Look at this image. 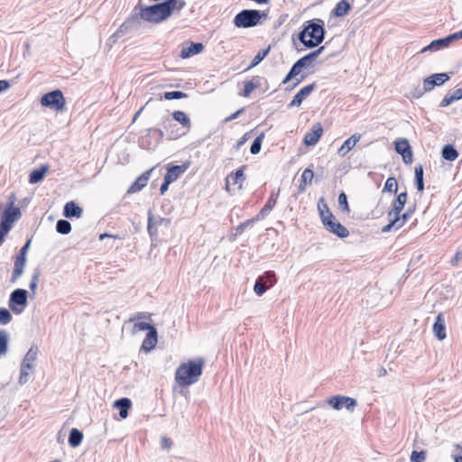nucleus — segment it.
<instances>
[{"label": "nucleus", "mask_w": 462, "mask_h": 462, "mask_svg": "<svg viewBox=\"0 0 462 462\" xmlns=\"http://www.w3.org/2000/svg\"><path fill=\"white\" fill-rule=\"evenodd\" d=\"M185 5L184 0H165L150 6H143L140 0L131 14L111 36V39H115V42L126 32L138 29L141 20L151 23H160L167 20L175 10L180 11Z\"/></svg>", "instance_id": "nucleus-1"}, {"label": "nucleus", "mask_w": 462, "mask_h": 462, "mask_svg": "<svg viewBox=\"0 0 462 462\" xmlns=\"http://www.w3.org/2000/svg\"><path fill=\"white\" fill-rule=\"evenodd\" d=\"M205 360L201 357L181 363L175 372V381L181 387L197 383L202 374Z\"/></svg>", "instance_id": "nucleus-2"}, {"label": "nucleus", "mask_w": 462, "mask_h": 462, "mask_svg": "<svg viewBox=\"0 0 462 462\" xmlns=\"http://www.w3.org/2000/svg\"><path fill=\"white\" fill-rule=\"evenodd\" d=\"M324 22L320 19L307 21L299 32V41L309 49L319 46L325 38Z\"/></svg>", "instance_id": "nucleus-3"}, {"label": "nucleus", "mask_w": 462, "mask_h": 462, "mask_svg": "<svg viewBox=\"0 0 462 462\" xmlns=\"http://www.w3.org/2000/svg\"><path fill=\"white\" fill-rule=\"evenodd\" d=\"M325 47L321 46L316 51L310 52L304 57L299 59L291 67L289 73L286 75L284 79L282 80V84H287L292 79H295V82L290 87L286 88V90H291L296 86H298L300 82H302L305 79L304 75H300L302 69H308L313 66L314 60L319 57V55L324 51Z\"/></svg>", "instance_id": "nucleus-4"}, {"label": "nucleus", "mask_w": 462, "mask_h": 462, "mask_svg": "<svg viewBox=\"0 0 462 462\" xmlns=\"http://www.w3.org/2000/svg\"><path fill=\"white\" fill-rule=\"evenodd\" d=\"M267 14L255 9H245L239 12L234 18V24L237 28H250L261 23V20L265 19Z\"/></svg>", "instance_id": "nucleus-5"}, {"label": "nucleus", "mask_w": 462, "mask_h": 462, "mask_svg": "<svg viewBox=\"0 0 462 462\" xmlns=\"http://www.w3.org/2000/svg\"><path fill=\"white\" fill-rule=\"evenodd\" d=\"M41 105L55 111H61L65 107V98L60 89L51 91L41 98Z\"/></svg>", "instance_id": "nucleus-6"}, {"label": "nucleus", "mask_w": 462, "mask_h": 462, "mask_svg": "<svg viewBox=\"0 0 462 462\" xmlns=\"http://www.w3.org/2000/svg\"><path fill=\"white\" fill-rule=\"evenodd\" d=\"M328 404L330 405L333 409L339 411L343 407H346V410L353 411L357 404L356 401L351 397L343 396V395H335L328 399Z\"/></svg>", "instance_id": "nucleus-7"}, {"label": "nucleus", "mask_w": 462, "mask_h": 462, "mask_svg": "<svg viewBox=\"0 0 462 462\" xmlns=\"http://www.w3.org/2000/svg\"><path fill=\"white\" fill-rule=\"evenodd\" d=\"M28 292L24 289H15L10 295L9 308L16 314L21 313V310L16 305L25 307L27 305Z\"/></svg>", "instance_id": "nucleus-8"}, {"label": "nucleus", "mask_w": 462, "mask_h": 462, "mask_svg": "<svg viewBox=\"0 0 462 462\" xmlns=\"http://www.w3.org/2000/svg\"><path fill=\"white\" fill-rule=\"evenodd\" d=\"M15 195L12 194L10 196V202L8 204L7 208L4 211L1 216L2 222L8 224V226H12V224L17 220L21 217V210L19 208L14 207Z\"/></svg>", "instance_id": "nucleus-9"}, {"label": "nucleus", "mask_w": 462, "mask_h": 462, "mask_svg": "<svg viewBox=\"0 0 462 462\" xmlns=\"http://www.w3.org/2000/svg\"><path fill=\"white\" fill-rule=\"evenodd\" d=\"M395 151L402 155V161L405 164H411L413 160L411 147L405 138H399L394 143Z\"/></svg>", "instance_id": "nucleus-10"}, {"label": "nucleus", "mask_w": 462, "mask_h": 462, "mask_svg": "<svg viewBox=\"0 0 462 462\" xmlns=\"http://www.w3.org/2000/svg\"><path fill=\"white\" fill-rule=\"evenodd\" d=\"M449 79V76L447 73H436L428 78L423 81V89L425 92H429L435 86H441Z\"/></svg>", "instance_id": "nucleus-11"}, {"label": "nucleus", "mask_w": 462, "mask_h": 462, "mask_svg": "<svg viewBox=\"0 0 462 462\" xmlns=\"http://www.w3.org/2000/svg\"><path fill=\"white\" fill-rule=\"evenodd\" d=\"M454 41H456L454 34L451 33V34L448 35L447 37L432 41L429 45H427L426 47H424L422 49L421 52L435 51H439V50L447 48Z\"/></svg>", "instance_id": "nucleus-12"}, {"label": "nucleus", "mask_w": 462, "mask_h": 462, "mask_svg": "<svg viewBox=\"0 0 462 462\" xmlns=\"http://www.w3.org/2000/svg\"><path fill=\"white\" fill-rule=\"evenodd\" d=\"M327 230L330 233L337 236L340 238H346L349 236V231L346 227L341 225L339 222L336 220V218H332L328 220L327 223L323 224Z\"/></svg>", "instance_id": "nucleus-13"}, {"label": "nucleus", "mask_w": 462, "mask_h": 462, "mask_svg": "<svg viewBox=\"0 0 462 462\" xmlns=\"http://www.w3.org/2000/svg\"><path fill=\"white\" fill-rule=\"evenodd\" d=\"M323 129L321 125L319 123L314 124L310 132L305 134L303 139L304 143L308 146L315 145L321 137Z\"/></svg>", "instance_id": "nucleus-14"}, {"label": "nucleus", "mask_w": 462, "mask_h": 462, "mask_svg": "<svg viewBox=\"0 0 462 462\" xmlns=\"http://www.w3.org/2000/svg\"><path fill=\"white\" fill-rule=\"evenodd\" d=\"M316 88V84L312 83L303 87L293 97L291 103L288 105L289 107L300 106L303 100H305L310 93Z\"/></svg>", "instance_id": "nucleus-15"}, {"label": "nucleus", "mask_w": 462, "mask_h": 462, "mask_svg": "<svg viewBox=\"0 0 462 462\" xmlns=\"http://www.w3.org/2000/svg\"><path fill=\"white\" fill-rule=\"evenodd\" d=\"M153 171V168H151L142 173L135 180L134 182L129 187L127 192L128 193H135L140 191L143 188H144L147 185V182L151 177V173Z\"/></svg>", "instance_id": "nucleus-16"}, {"label": "nucleus", "mask_w": 462, "mask_h": 462, "mask_svg": "<svg viewBox=\"0 0 462 462\" xmlns=\"http://www.w3.org/2000/svg\"><path fill=\"white\" fill-rule=\"evenodd\" d=\"M432 329H433V333H434L435 337L439 340H443L444 338H446L447 334H446L445 318L442 313L438 314L436 320L433 324Z\"/></svg>", "instance_id": "nucleus-17"}, {"label": "nucleus", "mask_w": 462, "mask_h": 462, "mask_svg": "<svg viewBox=\"0 0 462 462\" xmlns=\"http://www.w3.org/2000/svg\"><path fill=\"white\" fill-rule=\"evenodd\" d=\"M245 166L239 168L235 173H231L226 179V189L229 190L230 184L238 185V188L241 189L243 182L245 179L244 174Z\"/></svg>", "instance_id": "nucleus-18"}, {"label": "nucleus", "mask_w": 462, "mask_h": 462, "mask_svg": "<svg viewBox=\"0 0 462 462\" xmlns=\"http://www.w3.org/2000/svg\"><path fill=\"white\" fill-rule=\"evenodd\" d=\"M407 202V193L402 192L394 199L392 209L388 212L387 217H392L393 215H399Z\"/></svg>", "instance_id": "nucleus-19"}, {"label": "nucleus", "mask_w": 462, "mask_h": 462, "mask_svg": "<svg viewBox=\"0 0 462 462\" xmlns=\"http://www.w3.org/2000/svg\"><path fill=\"white\" fill-rule=\"evenodd\" d=\"M360 138L361 135L357 134L351 135L343 143V144L337 151V154L341 157L346 156L356 146Z\"/></svg>", "instance_id": "nucleus-20"}, {"label": "nucleus", "mask_w": 462, "mask_h": 462, "mask_svg": "<svg viewBox=\"0 0 462 462\" xmlns=\"http://www.w3.org/2000/svg\"><path fill=\"white\" fill-rule=\"evenodd\" d=\"M204 49L201 42H191L189 46L183 47L180 51V57L182 59H188L193 55L200 53Z\"/></svg>", "instance_id": "nucleus-21"}, {"label": "nucleus", "mask_w": 462, "mask_h": 462, "mask_svg": "<svg viewBox=\"0 0 462 462\" xmlns=\"http://www.w3.org/2000/svg\"><path fill=\"white\" fill-rule=\"evenodd\" d=\"M82 212V208L79 206H78L74 201L67 202L63 208V215L67 218L80 217Z\"/></svg>", "instance_id": "nucleus-22"}, {"label": "nucleus", "mask_w": 462, "mask_h": 462, "mask_svg": "<svg viewBox=\"0 0 462 462\" xmlns=\"http://www.w3.org/2000/svg\"><path fill=\"white\" fill-rule=\"evenodd\" d=\"M157 343V330L156 328H152L147 332L145 338L142 344V350L144 352H150L152 348H154Z\"/></svg>", "instance_id": "nucleus-23"}, {"label": "nucleus", "mask_w": 462, "mask_h": 462, "mask_svg": "<svg viewBox=\"0 0 462 462\" xmlns=\"http://www.w3.org/2000/svg\"><path fill=\"white\" fill-rule=\"evenodd\" d=\"M188 169V165H174L168 169L164 179L170 181L171 183L176 180L179 176L183 173Z\"/></svg>", "instance_id": "nucleus-24"}, {"label": "nucleus", "mask_w": 462, "mask_h": 462, "mask_svg": "<svg viewBox=\"0 0 462 462\" xmlns=\"http://www.w3.org/2000/svg\"><path fill=\"white\" fill-rule=\"evenodd\" d=\"M26 264V259L15 256L11 282H15L23 274Z\"/></svg>", "instance_id": "nucleus-25"}, {"label": "nucleus", "mask_w": 462, "mask_h": 462, "mask_svg": "<svg viewBox=\"0 0 462 462\" xmlns=\"http://www.w3.org/2000/svg\"><path fill=\"white\" fill-rule=\"evenodd\" d=\"M48 170V165H42L40 168L34 169L29 175V182L31 184H36L42 181Z\"/></svg>", "instance_id": "nucleus-26"}, {"label": "nucleus", "mask_w": 462, "mask_h": 462, "mask_svg": "<svg viewBox=\"0 0 462 462\" xmlns=\"http://www.w3.org/2000/svg\"><path fill=\"white\" fill-rule=\"evenodd\" d=\"M318 209L323 224L335 217L328 205L325 203L323 198H321L318 202Z\"/></svg>", "instance_id": "nucleus-27"}, {"label": "nucleus", "mask_w": 462, "mask_h": 462, "mask_svg": "<svg viewBox=\"0 0 462 462\" xmlns=\"http://www.w3.org/2000/svg\"><path fill=\"white\" fill-rule=\"evenodd\" d=\"M351 10V5L347 0H340L334 7L332 14L337 17H344Z\"/></svg>", "instance_id": "nucleus-28"}, {"label": "nucleus", "mask_w": 462, "mask_h": 462, "mask_svg": "<svg viewBox=\"0 0 462 462\" xmlns=\"http://www.w3.org/2000/svg\"><path fill=\"white\" fill-rule=\"evenodd\" d=\"M462 99V88H457L453 93H448L445 95L440 102L441 107H446L451 105L453 102Z\"/></svg>", "instance_id": "nucleus-29"}, {"label": "nucleus", "mask_w": 462, "mask_h": 462, "mask_svg": "<svg viewBox=\"0 0 462 462\" xmlns=\"http://www.w3.org/2000/svg\"><path fill=\"white\" fill-rule=\"evenodd\" d=\"M131 401L128 398H121L115 402V407L119 409V415L125 419L128 416V410L131 407Z\"/></svg>", "instance_id": "nucleus-30"}, {"label": "nucleus", "mask_w": 462, "mask_h": 462, "mask_svg": "<svg viewBox=\"0 0 462 462\" xmlns=\"http://www.w3.org/2000/svg\"><path fill=\"white\" fill-rule=\"evenodd\" d=\"M38 356V347L35 346H32L27 351L25 356L23 357L22 364L26 367H34L33 362L37 359Z\"/></svg>", "instance_id": "nucleus-31"}, {"label": "nucleus", "mask_w": 462, "mask_h": 462, "mask_svg": "<svg viewBox=\"0 0 462 462\" xmlns=\"http://www.w3.org/2000/svg\"><path fill=\"white\" fill-rule=\"evenodd\" d=\"M314 177V172L310 169H305L301 174L300 183L299 186L300 191H304L307 185H310Z\"/></svg>", "instance_id": "nucleus-32"}, {"label": "nucleus", "mask_w": 462, "mask_h": 462, "mask_svg": "<svg viewBox=\"0 0 462 462\" xmlns=\"http://www.w3.org/2000/svg\"><path fill=\"white\" fill-rule=\"evenodd\" d=\"M441 155L445 160L453 162L458 157V152L452 144H446L442 148Z\"/></svg>", "instance_id": "nucleus-33"}, {"label": "nucleus", "mask_w": 462, "mask_h": 462, "mask_svg": "<svg viewBox=\"0 0 462 462\" xmlns=\"http://www.w3.org/2000/svg\"><path fill=\"white\" fill-rule=\"evenodd\" d=\"M83 439V433L78 429H72L69 435V444L72 448L79 447Z\"/></svg>", "instance_id": "nucleus-34"}, {"label": "nucleus", "mask_w": 462, "mask_h": 462, "mask_svg": "<svg viewBox=\"0 0 462 462\" xmlns=\"http://www.w3.org/2000/svg\"><path fill=\"white\" fill-rule=\"evenodd\" d=\"M172 117L175 121L179 122L183 127L189 129L191 123L188 116L182 111H175L172 114Z\"/></svg>", "instance_id": "nucleus-35"}, {"label": "nucleus", "mask_w": 462, "mask_h": 462, "mask_svg": "<svg viewBox=\"0 0 462 462\" xmlns=\"http://www.w3.org/2000/svg\"><path fill=\"white\" fill-rule=\"evenodd\" d=\"M415 185L418 191H422L424 189V182H423V168L422 166L417 165L415 167V178H414Z\"/></svg>", "instance_id": "nucleus-36"}, {"label": "nucleus", "mask_w": 462, "mask_h": 462, "mask_svg": "<svg viewBox=\"0 0 462 462\" xmlns=\"http://www.w3.org/2000/svg\"><path fill=\"white\" fill-rule=\"evenodd\" d=\"M8 333L4 329H0V357L6 355L8 351Z\"/></svg>", "instance_id": "nucleus-37"}, {"label": "nucleus", "mask_w": 462, "mask_h": 462, "mask_svg": "<svg viewBox=\"0 0 462 462\" xmlns=\"http://www.w3.org/2000/svg\"><path fill=\"white\" fill-rule=\"evenodd\" d=\"M56 230L61 235H67L71 231V225L68 220L60 219L57 221Z\"/></svg>", "instance_id": "nucleus-38"}, {"label": "nucleus", "mask_w": 462, "mask_h": 462, "mask_svg": "<svg viewBox=\"0 0 462 462\" xmlns=\"http://www.w3.org/2000/svg\"><path fill=\"white\" fill-rule=\"evenodd\" d=\"M270 51V47H268L267 49L265 50H263V51H260L253 59L250 66L248 67L247 69H250L255 66H257L269 53Z\"/></svg>", "instance_id": "nucleus-39"}, {"label": "nucleus", "mask_w": 462, "mask_h": 462, "mask_svg": "<svg viewBox=\"0 0 462 462\" xmlns=\"http://www.w3.org/2000/svg\"><path fill=\"white\" fill-rule=\"evenodd\" d=\"M263 137L264 134L262 133L253 141L250 147V152L252 154H257L260 152Z\"/></svg>", "instance_id": "nucleus-40"}, {"label": "nucleus", "mask_w": 462, "mask_h": 462, "mask_svg": "<svg viewBox=\"0 0 462 462\" xmlns=\"http://www.w3.org/2000/svg\"><path fill=\"white\" fill-rule=\"evenodd\" d=\"M398 189V183L395 178L389 177L384 184L383 191L396 193Z\"/></svg>", "instance_id": "nucleus-41"}, {"label": "nucleus", "mask_w": 462, "mask_h": 462, "mask_svg": "<svg viewBox=\"0 0 462 462\" xmlns=\"http://www.w3.org/2000/svg\"><path fill=\"white\" fill-rule=\"evenodd\" d=\"M264 282L263 277H259L254 283V291L259 296L263 295L268 288Z\"/></svg>", "instance_id": "nucleus-42"}, {"label": "nucleus", "mask_w": 462, "mask_h": 462, "mask_svg": "<svg viewBox=\"0 0 462 462\" xmlns=\"http://www.w3.org/2000/svg\"><path fill=\"white\" fill-rule=\"evenodd\" d=\"M276 197L273 194L268 201L266 202V204L264 205V207L261 209L260 211V215H262L263 217H264L265 215H267L272 209L275 206L276 204Z\"/></svg>", "instance_id": "nucleus-43"}, {"label": "nucleus", "mask_w": 462, "mask_h": 462, "mask_svg": "<svg viewBox=\"0 0 462 462\" xmlns=\"http://www.w3.org/2000/svg\"><path fill=\"white\" fill-rule=\"evenodd\" d=\"M163 97L167 100L180 99L187 97V94L182 91H169L164 92Z\"/></svg>", "instance_id": "nucleus-44"}, {"label": "nucleus", "mask_w": 462, "mask_h": 462, "mask_svg": "<svg viewBox=\"0 0 462 462\" xmlns=\"http://www.w3.org/2000/svg\"><path fill=\"white\" fill-rule=\"evenodd\" d=\"M12 319V315L7 309L1 308L0 309V324L6 325Z\"/></svg>", "instance_id": "nucleus-45"}, {"label": "nucleus", "mask_w": 462, "mask_h": 462, "mask_svg": "<svg viewBox=\"0 0 462 462\" xmlns=\"http://www.w3.org/2000/svg\"><path fill=\"white\" fill-rule=\"evenodd\" d=\"M426 459V451H412L411 455V462H424Z\"/></svg>", "instance_id": "nucleus-46"}, {"label": "nucleus", "mask_w": 462, "mask_h": 462, "mask_svg": "<svg viewBox=\"0 0 462 462\" xmlns=\"http://www.w3.org/2000/svg\"><path fill=\"white\" fill-rule=\"evenodd\" d=\"M338 204L343 212L350 211L347 202V197L344 192H341L338 196Z\"/></svg>", "instance_id": "nucleus-47"}, {"label": "nucleus", "mask_w": 462, "mask_h": 462, "mask_svg": "<svg viewBox=\"0 0 462 462\" xmlns=\"http://www.w3.org/2000/svg\"><path fill=\"white\" fill-rule=\"evenodd\" d=\"M258 87L257 84L254 83L252 80H248L245 82L243 96L249 97V95Z\"/></svg>", "instance_id": "nucleus-48"}, {"label": "nucleus", "mask_w": 462, "mask_h": 462, "mask_svg": "<svg viewBox=\"0 0 462 462\" xmlns=\"http://www.w3.org/2000/svg\"><path fill=\"white\" fill-rule=\"evenodd\" d=\"M152 328H155L152 325L147 323V322H137L134 325V332L136 331H143V330H152Z\"/></svg>", "instance_id": "nucleus-49"}, {"label": "nucleus", "mask_w": 462, "mask_h": 462, "mask_svg": "<svg viewBox=\"0 0 462 462\" xmlns=\"http://www.w3.org/2000/svg\"><path fill=\"white\" fill-rule=\"evenodd\" d=\"M11 227L12 226H8V224H5V223L0 221V246L4 243L5 236L10 231Z\"/></svg>", "instance_id": "nucleus-50"}, {"label": "nucleus", "mask_w": 462, "mask_h": 462, "mask_svg": "<svg viewBox=\"0 0 462 462\" xmlns=\"http://www.w3.org/2000/svg\"><path fill=\"white\" fill-rule=\"evenodd\" d=\"M39 277H40V270L39 269H36L32 276V280H31V282H30V285H29V288L30 290L34 292L36 288H37V284H38V281H39Z\"/></svg>", "instance_id": "nucleus-51"}, {"label": "nucleus", "mask_w": 462, "mask_h": 462, "mask_svg": "<svg viewBox=\"0 0 462 462\" xmlns=\"http://www.w3.org/2000/svg\"><path fill=\"white\" fill-rule=\"evenodd\" d=\"M389 218H390V221L394 226V230H398V229H400L401 227H402L404 226V223L400 218V214L399 215H393L392 217H389Z\"/></svg>", "instance_id": "nucleus-52"}, {"label": "nucleus", "mask_w": 462, "mask_h": 462, "mask_svg": "<svg viewBox=\"0 0 462 462\" xmlns=\"http://www.w3.org/2000/svg\"><path fill=\"white\" fill-rule=\"evenodd\" d=\"M155 225H156V223L153 221L152 215L149 214L147 229H148L150 236H152L156 233Z\"/></svg>", "instance_id": "nucleus-53"}, {"label": "nucleus", "mask_w": 462, "mask_h": 462, "mask_svg": "<svg viewBox=\"0 0 462 462\" xmlns=\"http://www.w3.org/2000/svg\"><path fill=\"white\" fill-rule=\"evenodd\" d=\"M30 243H31L30 240H28L25 243V245L20 249L18 254L16 255L17 257L26 259V254H27V251H28V249L30 247Z\"/></svg>", "instance_id": "nucleus-54"}, {"label": "nucleus", "mask_w": 462, "mask_h": 462, "mask_svg": "<svg viewBox=\"0 0 462 462\" xmlns=\"http://www.w3.org/2000/svg\"><path fill=\"white\" fill-rule=\"evenodd\" d=\"M252 223H254V219H248L241 224H239L236 227V233L237 234H242L244 232V230L249 226L251 225Z\"/></svg>", "instance_id": "nucleus-55"}, {"label": "nucleus", "mask_w": 462, "mask_h": 462, "mask_svg": "<svg viewBox=\"0 0 462 462\" xmlns=\"http://www.w3.org/2000/svg\"><path fill=\"white\" fill-rule=\"evenodd\" d=\"M30 378L29 372H23L20 373L19 378H18V383L20 385H23L28 383Z\"/></svg>", "instance_id": "nucleus-56"}, {"label": "nucleus", "mask_w": 462, "mask_h": 462, "mask_svg": "<svg viewBox=\"0 0 462 462\" xmlns=\"http://www.w3.org/2000/svg\"><path fill=\"white\" fill-rule=\"evenodd\" d=\"M263 277V281L269 282L270 285H273L275 282V274L272 272H266Z\"/></svg>", "instance_id": "nucleus-57"}, {"label": "nucleus", "mask_w": 462, "mask_h": 462, "mask_svg": "<svg viewBox=\"0 0 462 462\" xmlns=\"http://www.w3.org/2000/svg\"><path fill=\"white\" fill-rule=\"evenodd\" d=\"M414 212V208H409L407 211L403 214H400V218L405 224L407 220L411 217V214Z\"/></svg>", "instance_id": "nucleus-58"}, {"label": "nucleus", "mask_w": 462, "mask_h": 462, "mask_svg": "<svg viewBox=\"0 0 462 462\" xmlns=\"http://www.w3.org/2000/svg\"><path fill=\"white\" fill-rule=\"evenodd\" d=\"M106 237L114 238V239H119V240L124 238V236H120V235H111V234H107V233H103V234H101L99 236V240H103Z\"/></svg>", "instance_id": "nucleus-59"}, {"label": "nucleus", "mask_w": 462, "mask_h": 462, "mask_svg": "<svg viewBox=\"0 0 462 462\" xmlns=\"http://www.w3.org/2000/svg\"><path fill=\"white\" fill-rule=\"evenodd\" d=\"M462 259V253L457 252L454 257L451 259L452 265H457L458 262Z\"/></svg>", "instance_id": "nucleus-60"}, {"label": "nucleus", "mask_w": 462, "mask_h": 462, "mask_svg": "<svg viewBox=\"0 0 462 462\" xmlns=\"http://www.w3.org/2000/svg\"><path fill=\"white\" fill-rule=\"evenodd\" d=\"M245 111L244 108H241L239 110H237L236 113L232 114L230 116H228L226 121H232L236 118H237L241 114H243Z\"/></svg>", "instance_id": "nucleus-61"}, {"label": "nucleus", "mask_w": 462, "mask_h": 462, "mask_svg": "<svg viewBox=\"0 0 462 462\" xmlns=\"http://www.w3.org/2000/svg\"><path fill=\"white\" fill-rule=\"evenodd\" d=\"M170 184L171 182L164 179L163 183L162 184L160 189L161 194H164L168 190V187Z\"/></svg>", "instance_id": "nucleus-62"}, {"label": "nucleus", "mask_w": 462, "mask_h": 462, "mask_svg": "<svg viewBox=\"0 0 462 462\" xmlns=\"http://www.w3.org/2000/svg\"><path fill=\"white\" fill-rule=\"evenodd\" d=\"M392 230H394V226L391 221L386 226H383V228H382L383 233H388Z\"/></svg>", "instance_id": "nucleus-63"}, {"label": "nucleus", "mask_w": 462, "mask_h": 462, "mask_svg": "<svg viewBox=\"0 0 462 462\" xmlns=\"http://www.w3.org/2000/svg\"><path fill=\"white\" fill-rule=\"evenodd\" d=\"M167 135H168V138L171 139V140H175L180 136V134L177 132H175L174 129H171V131H169L167 133Z\"/></svg>", "instance_id": "nucleus-64"}]
</instances>
